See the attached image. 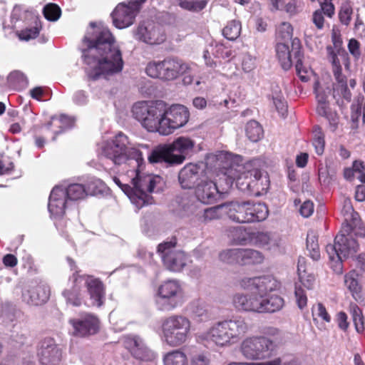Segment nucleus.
Returning <instances> with one entry per match:
<instances>
[{
    "label": "nucleus",
    "instance_id": "79ce46f5",
    "mask_svg": "<svg viewBox=\"0 0 365 365\" xmlns=\"http://www.w3.org/2000/svg\"><path fill=\"white\" fill-rule=\"evenodd\" d=\"M165 365H188L186 354L181 350H175L168 353L164 357Z\"/></svg>",
    "mask_w": 365,
    "mask_h": 365
},
{
    "label": "nucleus",
    "instance_id": "ddd939ff",
    "mask_svg": "<svg viewBox=\"0 0 365 365\" xmlns=\"http://www.w3.org/2000/svg\"><path fill=\"white\" fill-rule=\"evenodd\" d=\"M182 297V289L177 280H167L162 283L155 299L158 310L170 312L178 307Z\"/></svg>",
    "mask_w": 365,
    "mask_h": 365
},
{
    "label": "nucleus",
    "instance_id": "a19ab883",
    "mask_svg": "<svg viewBox=\"0 0 365 365\" xmlns=\"http://www.w3.org/2000/svg\"><path fill=\"white\" fill-rule=\"evenodd\" d=\"M242 252L240 248L227 249L219 254V258L223 262L241 265Z\"/></svg>",
    "mask_w": 365,
    "mask_h": 365
},
{
    "label": "nucleus",
    "instance_id": "4c0bfd02",
    "mask_svg": "<svg viewBox=\"0 0 365 365\" xmlns=\"http://www.w3.org/2000/svg\"><path fill=\"white\" fill-rule=\"evenodd\" d=\"M276 53L282 68L285 71L289 70L292 67V61L288 44L285 42H278L276 46Z\"/></svg>",
    "mask_w": 365,
    "mask_h": 365
},
{
    "label": "nucleus",
    "instance_id": "49530a36",
    "mask_svg": "<svg viewBox=\"0 0 365 365\" xmlns=\"http://www.w3.org/2000/svg\"><path fill=\"white\" fill-rule=\"evenodd\" d=\"M307 249L309 252V255L314 260H318L320 258V252L318 245V240L316 235L313 232L307 234Z\"/></svg>",
    "mask_w": 365,
    "mask_h": 365
},
{
    "label": "nucleus",
    "instance_id": "e433bc0d",
    "mask_svg": "<svg viewBox=\"0 0 365 365\" xmlns=\"http://www.w3.org/2000/svg\"><path fill=\"white\" fill-rule=\"evenodd\" d=\"M344 283L354 299L356 302L362 301L361 287L359 283L355 272H350L344 276Z\"/></svg>",
    "mask_w": 365,
    "mask_h": 365
},
{
    "label": "nucleus",
    "instance_id": "9d476101",
    "mask_svg": "<svg viewBox=\"0 0 365 365\" xmlns=\"http://www.w3.org/2000/svg\"><path fill=\"white\" fill-rule=\"evenodd\" d=\"M133 117L149 132H158L163 126L165 103L162 101H140L135 103L131 110Z\"/></svg>",
    "mask_w": 365,
    "mask_h": 365
},
{
    "label": "nucleus",
    "instance_id": "b1692460",
    "mask_svg": "<svg viewBox=\"0 0 365 365\" xmlns=\"http://www.w3.org/2000/svg\"><path fill=\"white\" fill-rule=\"evenodd\" d=\"M210 173L209 170H205L198 165L189 163L180 170L179 182L182 188L191 189L196 187L201 179H204Z\"/></svg>",
    "mask_w": 365,
    "mask_h": 365
},
{
    "label": "nucleus",
    "instance_id": "473e14b6",
    "mask_svg": "<svg viewBox=\"0 0 365 365\" xmlns=\"http://www.w3.org/2000/svg\"><path fill=\"white\" fill-rule=\"evenodd\" d=\"M230 242L235 245H253L255 232L244 227H231L227 230Z\"/></svg>",
    "mask_w": 365,
    "mask_h": 365
},
{
    "label": "nucleus",
    "instance_id": "c85d7f7f",
    "mask_svg": "<svg viewBox=\"0 0 365 365\" xmlns=\"http://www.w3.org/2000/svg\"><path fill=\"white\" fill-rule=\"evenodd\" d=\"M68 199L64 192V188L56 186L51 192L48 208L53 217H61L68 205Z\"/></svg>",
    "mask_w": 365,
    "mask_h": 365
},
{
    "label": "nucleus",
    "instance_id": "a211bd4d",
    "mask_svg": "<svg viewBox=\"0 0 365 365\" xmlns=\"http://www.w3.org/2000/svg\"><path fill=\"white\" fill-rule=\"evenodd\" d=\"M158 253L164 265L170 271L180 272L186 264V256L183 252L175 249V242L170 241L160 244Z\"/></svg>",
    "mask_w": 365,
    "mask_h": 365
},
{
    "label": "nucleus",
    "instance_id": "bb28decb",
    "mask_svg": "<svg viewBox=\"0 0 365 365\" xmlns=\"http://www.w3.org/2000/svg\"><path fill=\"white\" fill-rule=\"evenodd\" d=\"M125 347L137 359L142 361H151L155 356L144 343L143 340L138 336L128 335L123 338Z\"/></svg>",
    "mask_w": 365,
    "mask_h": 365
},
{
    "label": "nucleus",
    "instance_id": "0eeeda50",
    "mask_svg": "<svg viewBox=\"0 0 365 365\" xmlns=\"http://www.w3.org/2000/svg\"><path fill=\"white\" fill-rule=\"evenodd\" d=\"M351 225H344L342 230L336 236L334 245H328L326 251L331 261V267L337 274L342 273L343 260L352 257L358 252L359 244L354 235L365 237V227L351 229Z\"/></svg>",
    "mask_w": 365,
    "mask_h": 365
},
{
    "label": "nucleus",
    "instance_id": "f8f14e48",
    "mask_svg": "<svg viewBox=\"0 0 365 365\" xmlns=\"http://www.w3.org/2000/svg\"><path fill=\"white\" fill-rule=\"evenodd\" d=\"M275 350V343L264 336L247 337L240 346V352L242 356L250 361L269 359L274 354Z\"/></svg>",
    "mask_w": 365,
    "mask_h": 365
},
{
    "label": "nucleus",
    "instance_id": "f704fd0d",
    "mask_svg": "<svg viewBox=\"0 0 365 365\" xmlns=\"http://www.w3.org/2000/svg\"><path fill=\"white\" fill-rule=\"evenodd\" d=\"M341 213L344 217L345 225H351V229L362 226L360 223L359 214L354 210L350 199L344 200Z\"/></svg>",
    "mask_w": 365,
    "mask_h": 365
},
{
    "label": "nucleus",
    "instance_id": "58836bf2",
    "mask_svg": "<svg viewBox=\"0 0 365 365\" xmlns=\"http://www.w3.org/2000/svg\"><path fill=\"white\" fill-rule=\"evenodd\" d=\"M264 255L254 249H242L241 265L259 264L264 262Z\"/></svg>",
    "mask_w": 365,
    "mask_h": 365
},
{
    "label": "nucleus",
    "instance_id": "2eb2a0df",
    "mask_svg": "<svg viewBox=\"0 0 365 365\" xmlns=\"http://www.w3.org/2000/svg\"><path fill=\"white\" fill-rule=\"evenodd\" d=\"M190 113L187 108L182 105H173L167 108L165 103V115H163L162 135H168L175 130L184 126L189 120Z\"/></svg>",
    "mask_w": 365,
    "mask_h": 365
},
{
    "label": "nucleus",
    "instance_id": "c03bdc74",
    "mask_svg": "<svg viewBox=\"0 0 365 365\" xmlns=\"http://www.w3.org/2000/svg\"><path fill=\"white\" fill-rule=\"evenodd\" d=\"M272 101L276 110L280 115L284 117L287 113V103L283 95L277 86L272 88Z\"/></svg>",
    "mask_w": 365,
    "mask_h": 365
},
{
    "label": "nucleus",
    "instance_id": "393cba45",
    "mask_svg": "<svg viewBox=\"0 0 365 365\" xmlns=\"http://www.w3.org/2000/svg\"><path fill=\"white\" fill-rule=\"evenodd\" d=\"M69 323L73 329V334L78 336L93 335L99 329L98 319L89 313H84L78 317L71 319Z\"/></svg>",
    "mask_w": 365,
    "mask_h": 365
},
{
    "label": "nucleus",
    "instance_id": "5fc2aeb1",
    "mask_svg": "<svg viewBox=\"0 0 365 365\" xmlns=\"http://www.w3.org/2000/svg\"><path fill=\"white\" fill-rule=\"evenodd\" d=\"M179 6L185 10L197 12L202 10L207 4L206 0H178Z\"/></svg>",
    "mask_w": 365,
    "mask_h": 365
},
{
    "label": "nucleus",
    "instance_id": "09e8293b",
    "mask_svg": "<svg viewBox=\"0 0 365 365\" xmlns=\"http://www.w3.org/2000/svg\"><path fill=\"white\" fill-rule=\"evenodd\" d=\"M164 60L163 61H153L148 63L145 68V72L151 78H159L163 80V73L164 72Z\"/></svg>",
    "mask_w": 365,
    "mask_h": 365
},
{
    "label": "nucleus",
    "instance_id": "7ed1b4c3",
    "mask_svg": "<svg viewBox=\"0 0 365 365\" xmlns=\"http://www.w3.org/2000/svg\"><path fill=\"white\" fill-rule=\"evenodd\" d=\"M215 158L217 166L222 169V177L228 187L235 181L236 186L243 192H250L256 195L267 192L269 187V179L266 172L255 168L252 163L243 165L233 163L230 154L220 152Z\"/></svg>",
    "mask_w": 365,
    "mask_h": 365
},
{
    "label": "nucleus",
    "instance_id": "4468645a",
    "mask_svg": "<svg viewBox=\"0 0 365 365\" xmlns=\"http://www.w3.org/2000/svg\"><path fill=\"white\" fill-rule=\"evenodd\" d=\"M327 51L335 79L333 84V96L337 101L343 99L350 102L351 93L348 88L346 77L341 73V66L339 58V56H344L343 52H341L339 49H337L336 52L331 47H328Z\"/></svg>",
    "mask_w": 365,
    "mask_h": 365
},
{
    "label": "nucleus",
    "instance_id": "f03ea898",
    "mask_svg": "<svg viewBox=\"0 0 365 365\" xmlns=\"http://www.w3.org/2000/svg\"><path fill=\"white\" fill-rule=\"evenodd\" d=\"M82 58L89 78H106L120 72L123 61L121 52L107 28L90 24L83 39Z\"/></svg>",
    "mask_w": 365,
    "mask_h": 365
},
{
    "label": "nucleus",
    "instance_id": "c756f323",
    "mask_svg": "<svg viewBox=\"0 0 365 365\" xmlns=\"http://www.w3.org/2000/svg\"><path fill=\"white\" fill-rule=\"evenodd\" d=\"M163 81H173L180 76L188 73L191 66L178 58L168 57L164 59Z\"/></svg>",
    "mask_w": 365,
    "mask_h": 365
},
{
    "label": "nucleus",
    "instance_id": "a878e982",
    "mask_svg": "<svg viewBox=\"0 0 365 365\" xmlns=\"http://www.w3.org/2000/svg\"><path fill=\"white\" fill-rule=\"evenodd\" d=\"M316 98L317 101V112L329 121V129L334 132L338 127L339 116L336 111L331 110L327 101L329 91H324L320 87H315Z\"/></svg>",
    "mask_w": 365,
    "mask_h": 365
},
{
    "label": "nucleus",
    "instance_id": "6e6d98bb",
    "mask_svg": "<svg viewBox=\"0 0 365 365\" xmlns=\"http://www.w3.org/2000/svg\"><path fill=\"white\" fill-rule=\"evenodd\" d=\"M312 314L314 322L317 321L318 319L327 323L331 322V317L327 312L324 304L322 303H317L313 305L312 308Z\"/></svg>",
    "mask_w": 365,
    "mask_h": 365
},
{
    "label": "nucleus",
    "instance_id": "8fccbe9b",
    "mask_svg": "<svg viewBox=\"0 0 365 365\" xmlns=\"http://www.w3.org/2000/svg\"><path fill=\"white\" fill-rule=\"evenodd\" d=\"M240 32L241 24L235 20L228 22L222 31L224 36L230 41L235 40L240 36Z\"/></svg>",
    "mask_w": 365,
    "mask_h": 365
},
{
    "label": "nucleus",
    "instance_id": "6ab92c4d",
    "mask_svg": "<svg viewBox=\"0 0 365 365\" xmlns=\"http://www.w3.org/2000/svg\"><path fill=\"white\" fill-rule=\"evenodd\" d=\"M217 185V180L212 179V174L210 173L204 179H201L195 187V197L201 204H212L220 198L225 192Z\"/></svg>",
    "mask_w": 365,
    "mask_h": 365
},
{
    "label": "nucleus",
    "instance_id": "39448f33",
    "mask_svg": "<svg viewBox=\"0 0 365 365\" xmlns=\"http://www.w3.org/2000/svg\"><path fill=\"white\" fill-rule=\"evenodd\" d=\"M250 325L240 316L218 321L197 336L198 342L206 346L228 348L237 344L249 331Z\"/></svg>",
    "mask_w": 365,
    "mask_h": 365
},
{
    "label": "nucleus",
    "instance_id": "dca6fc26",
    "mask_svg": "<svg viewBox=\"0 0 365 365\" xmlns=\"http://www.w3.org/2000/svg\"><path fill=\"white\" fill-rule=\"evenodd\" d=\"M293 29L292 25L288 22H282L277 28V38L285 43L292 40V52L294 53L296 61V70L299 77L302 81H307L308 77L304 75L307 73V70L302 66V61L301 59V44L299 38H295L292 39Z\"/></svg>",
    "mask_w": 365,
    "mask_h": 365
},
{
    "label": "nucleus",
    "instance_id": "de8ad7c7",
    "mask_svg": "<svg viewBox=\"0 0 365 365\" xmlns=\"http://www.w3.org/2000/svg\"><path fill=\"white\" fill-rule=\"evenodd\" d=\"M304 262V258H299L298 261V274L301 284L308 289L314 287L315 277L312 274H307L304 270L302 271V264Z\"/></svg>",
    "mask_w": 365,
    "mask_h": 365
},
{
    "label": "nucleus",
    "instance_id": "bf43d9fd",
    "mask_svg": "<svg viewBox=\"0 0 365 365\" xmlns=\"http://www.w3.org/2000/svg\"><path fill=\"white\" fill-rule=\"evenodd\" d=\"M103 183L99 179L90 180L86 187L87 195H96L103 191Z\"/></svg>",
    "mask_w": 365,
    "mask_h": 365
},
{
    "label": "nucleus",
    "instance_id": "0e129e2a",
    "mask_svg": "<svg viewBox=\"0 0 365 365\" xmlns=\"http://www.w3.org/2000/svg\"><path fill=\"white\" fill-rule=\"evenodd\" d=\"M351 14L352 9L349 6H343L339 12V19L341 22L344 25H348L351 21Z\"/></svg>",
    "mask_w": 365,
    "mask_h": 365
},
{
    "label": "nucleus",
    "instance_id": "774afa93",
    "mask_svg": "<svg viewBox=\"0 0 365 365\" xmlns=\"http://www.w3.org/2000/svg\"><path fill=\"white\" fill-rule=\"evenodd\" d=\"M347 315L344 312H340L337 314L336 321L339 327L342 330H346L349 327V322L347 321Z\"/></svg>",
    "mask_w": 365,
    "mask_h": 365
},
{
    "label": "nucleus",
    "instance_id": "680f3d73",
    "mask_svg": "<svg viewBox=\"0 0 365 365\" xmlns=\"http://www.w3.org/2000/svg\"><path fill=\"white\" fill-rule=\"evenodd\" d=\"M285 11L290 16H294L302 10V5L299 1L289 0L284 6Z\"/></svg>",
    "mask_w": 365,
    "mask_h": 365
},
{
    "label": "nucleus",
    "instance_id": "cd10ccee",
    "mask_svg": "<svg viewBox=\"0 0 365 365\" xmlns=\"http://www.w3.org/2000/svg\"><path fill=\"white\" fill-rule=\"evenodd\" d=\"M250 292V294H235L232 297V304L239 312L259 314V294L255 290Z\"/></svg>",
    "mask_w": 365,
    "mask_h": 365
},
{
    "label": "nucleus",
    "instance_id": "c9c22d12",
    "mask_svg": "<svg viewBox=\"0 0 365 365\" xmlns=\"http://www.w3.org/2000/svg\"><path fill=\"white\" fill-rule=\"evenodd\" d=\"M73 124V120L71 118L65 115H61L59 117L53 116L51 121L47 123L46 127L48 129L51 127H56L58 128V130H53L54 135L52 138V140H55L58 134L61 133L66 129L71 128Z\"/></svg>",
    "mask_w": 365,
    "mask_h": 365
},
{
    "label": "nucleus",
    "instance_id": "f257e3e1",
    "mask_svg": "<svg viewBox=\"0 0 365 365\" xmlns=\"http://www.w3.org/2000/svg\"><path fill=\"white\" fill-rule=\"evenodd\" d=\"M128 137L123 133L117 134L114 139L103 143L101 155L110 160L115 165L127 163L133 170H130L131 184L123 187L124 193L138 209L153 203V197L148 193L160 192L163 181L159 175L142 173L144 164L143 155L139 148L128 146Z\"/></svg>",
    "mask_w": 365,
    "mask_h": 365
},
{
    "label": "nucleus",
    "instance_id": "338daca9",
    "mask_svg": "<svg viewBox=\"0 0 365 365\" xmlns=\"http://www.w3.org/2000/svg\"><path fill=\"white\" fill-rule=\"evenodd\" d=\"M314 212V205L312 202L307 200L305 201L300 207L299 212L304 217H309Z\"/></svg>",
    "mask_w": 365,
    "mask_h": 365
},
{
    "label": "nucleus",
    "instance_id": "e2e57ef3",
    "mask_svg": "<svg viewBox=\"0 0 365 365\" xmlns=\"http://www.w3.org/2000/svg\"><path fill=\"white\" fill-rule=\"evenodd\" d=\"M294 293L297 305L300 309H302L307 304V295L305 294L304 289L297 286L295 287Z\"/></svg>",
    "mask_w": 365,
    "mask_h": 365
},
{
    "label": "nucleus",
    "instance_id": "aec40b11",
    "mask_svg": "<svg viewBox=\"0 0 365 365\" xmlns=\"http://www.w3.org/2000/svg\"><path fill=\"white\" fill-rule=\"evenodd\" d=\"M135 38L150 45L160 44L165 40L162 28L152 21H144L138 26L134 33Z\"/></svg>",
    "mask_w": 365,
    "mask_h": 365
},
{
    "label": "nucleus",
    "instance_id": "f3484780",
    "mask_svg": "<svg viewBox=\"0 0 365 365\" xmlns=\"http://www.w3.org/2000/svg\"><path fill=\"white\" fill-rule=\"evenodd\" d=\"M146 0H130L126 3H120L112 13L114 26L120 29L131 26Z\"/></svg>",
    "mask_w": 365,
    "mask_h": 365
},
{
    "label": "nucleus",
    "instance_id": "864d4df0",
    "mask_svg": "<svg viewBox=\"0 0 365 365\" xmlns=\"http://www.w3.org/2000/svg\"><path fill=\"white\" fill-rule=\"evenodd\" d=\"M313 145L315 148V151L318 155H322L324 150V135L322 130V128L319 126H315L313 130Z\"/></svg>",
    "mask_w": 365,
    "mask_h": 365
},
{
    "label": "nucleus",
    "instance_id": "4d7b16f0",
    "mask_svg": "<svg viewBox=\"0 0 365 365\" xmlns=\"http://www.w3.org/2000/svg\"><path fill=\"white\" fill-rule=\"evenodd\" d=\"M210 364L209 355L204 351H199L190 356L189 365H210Z\"/></svg>",
    "mask_w": 365,
    "mask_h": 365
},
{
    "label": "nucleus",
    "instance_id": "603ef678",
    "mask_svg": "<svg viewBox=\"0 0 365 365\" xmlns=\"http://www.w3.org/2000/svg\"><path fill=\"white\" fill-rule=\"evenodd\" d=\"M349 311L356 331L358 333H361V329H363V320L365 318L363 317L361 309L356 304H351L349 306Z\"/></svg>",
    "mask_w": 365,
    "mask_h": 365
},
{
    "label": "nucleus",
    "instance_id": "4be33fe9",
    "mask_svg": "<svg viewBox=\"0 0 365 365\" xmlns=\"http://www.w3.org/2000/svg\"><path fill=\"white\" fill-rule=\"evenodd\" d=\"M24 16L25 18H30L34 23V25L30 27H26L24 29L16 31V35L21 40L29 41L35 38L40 31V22L38 21L36 16H34L31 13L24 12L19 6H15L11 14V27L16 28V23L19 19Z\"/></svg>",
    "mask_w": 365,
    "mask_h": 365
},
{
    "label": "nucleus",
    "instance_id": "052dcab7",
    "mask_svg": "<svg viewBox=\"0 0 365 365\" xmlns=\"http://www.w3.org/2000/svg\"><path fill=\"white\" fill-rule=\"evenodd\" d=\"M215 54L217 57L230 59L233 56V51L223 44H217L215 47Z\"/></svg>",
    "mask_w": 365,
    "mask_h": 365
},
{
    "label": "nucleus",
    "instance_id": "37998d69",
    "mask_svg": "<svg viewBox=\"0 0 365 365\" xmlns=\"http://www.w3.org/2000/svg\"><path fill=\"white\" fill-rule=\"evenodd\" d=\"M66 196L68 200L76 201L83 199L87 195L86 187L81 184H71L64 188Z\"/></svg>",
    "mask_w": 365,
    "mask_h": 365
},
{
    "label": "nucleus",
    "instance_id": "69168bd1",
    "mask_svg": "<svg viewBox=\"0 0 365 365\" xmlns=\"http://www.w3.org/2000/svg\"><path fill=\"white\" fill-rule=\"evenodd\" d=\"M242 67L245 72L251 71L255 67V58L248 53L244 54L242 61Z\"/></svg>",
    "mask_w": 365,
    "mask_h": 365
},
{
    "label": "nucleus",
    "instance_id": "1a4fd4ad",
    "mask_svg": "<svg viewBox=\"0 0 365 365\" xmlns=\"http://www.w3.org/2000/svg\"><path fill=\"white\" fill-rule=\"evenodd\" d=\"M191 321L182 314H172L161 323V340L171 347L184 344L190 338Z\"/></svg>",
    "mask_w": 365,
    "mask_h": 365
},
{
    "label": "nucleus",
    "instance_id": "a18cd8bd",
    "mask_svg": "<svg viewBox=\"0 0 365 365\" xmlns=\"http://www.w3.org/2000/svg\"><path fill=\"white\" fill-rule=\"evenodd\" d=\"M246 135L252 142H257L262 136L263 131L261 125L255 120H250L246 125Z\"/></svg>",
    "mask_w": 365,
    "mask_h": 365
},
{
    "label": "nucleus",
    "instance_id": "20e7f679",
    "mask_svg": "<svg viewBox=\"0 0 365 365\" xmlns=\"http://www.w3.org/2000/svg\"><path fill=\"white\" fill-rule=\"evenodd\" d=\"M71 270H75L69 277L68 286L62 292V295L66 302L74 307H79L83 303L86 304L84 299L86 293L89 296V305L100 307L103 305L106 298L105 287L103 282L92 275L79 274L76 270L75 262L70 257L67 258Z\"/></svg>",
    "mask_w": 365,
    "mask_h": 365
},
{
    "label": "nucleus",
    "instance_id": "412c9836",
    "mask_svg": "<svg viewBox=\"0 0 365 365\" xmlns=\"http://www.w3.org/2000/svg\"><path fill=\"white\" fill-rule=\"evenodd\" d=\"M38 356L41 365H58L62 360V350L53 339L45 338L40 342Z\"/></svg>",
    "mask_w": 365,
    "mask_h": 365
},
{
    "label": "nucleus",
    "instance_id": "72a5a7b5",
    "mask_svg": "<svg viewBox=\"0 0 365 365\" xmlns=\"http://www.w3.org/2000/svg\"><path fill=\"white\" fill-rule=\"evenodd\" d=\"M190 317L197 322H203L210 319V312L208 305L202 299L192 300L186 307Z\"/></svg>",
    "mask_w": 365,
    "mask_h": 365
},
{
    "label": "nucleus",
    "instance_id": "ea45409f",
    "mask_svg": "<svg viewBox=\"0 0 365 365\" xmlns=\"http://www.w3.org/2000/svg\"><path fill=\"white\" fill-rule=\"evenodd\" d=\"M227 202L204 210L201 216L202 222L207 223L211 220L219 219L222 213L226 214Z\"/></svg>",
    "mask_w": 365,
    "mask_h": 365
},
{
    "label": "nucleus",
    "instance_id": "5701e85b",
    "mask_svg": "<svg viewBox=\"0 0 365 365\" xmlns=\"http://www.w3.org/2000/svg\"><path fill=\"white\" fill-rule=\"evenodd\" d=\"M50 289L46 284L31 282L26 284L22 290V299L30 305L38 306L49 299Z\"/></svg>",
    "mask_w": 365,
    "mask_h": 365
},
{
    "label": "nucleus",
    "instance_id": "6e6552de",
    "mask_svg": "<svg viewBox=\"0 0 365 365\" xmlns=\"http://www.w3.org/2000/svg\"><path fill=\"white\" fill-rule=\"evenodd\" d=\"M195 145V141L189 137H178L172 143L159 146L153 150L148 155V160L150 163L182 164L192 152Z\"/></svg>",
    "mask_w": 365,
    "mask_h": 365
},
{
    "label": "nucleus",
    "instance_id": "13d9d810",
    "mask_svg": "<svg viewBox=\"0 0 365 365\" xmlns=\"http://www.w3.org/2000/svg\"><path fill=\"white\" fill-rule=\"evenodd\" d=\"M43 14L46 19L56 21L61 16V9L57 5L49 4L44 7Z\"/></svg>",
    "mask_w": 365,
    "mask_h": 365
},
{
    "label": "nucleus",
    "instance_id": "3c124183",
    "mask_svg": "<svg viewBox=\"0 0 365 365\" xmlns=\"http://www.w3.org/2000/svg\"><path fill=\"white\" fill-rule=\"evenodd\" d=\"M8 82L11 86L22 88L28 85V80L24 74L19 71L11 72L8 76Z\"/></svg>",
    "mask_w": 365,
    "mask_h": 365
},
{
    "label": "nucleus",
    "instance_id": "9b49d317",
    "mask_svg": "<svg viewBox=\"0 0 365 365\" xmlns=\"http://www.w3.org/2000/svg\"><path fill=\"white\" fill-rule=\"evenodd\" d=\"M269 210L264 203L252 201H232L227 202L226 215L238 223H252L267 219Z\"/></svg>",
    "mask_w": 365,
    "mask_h": 365
},
{
    "label": "nucleus",
    "instance_id": "2f4dec72",
    "mask_svg": "<svg viewBox=\"0 0 365 365\" xmlns=\"http://www.w3.org/2000/svg\"><path fill=\"white\" fill-rule=\"evenodd\" d=\"M173 206L179 215H189L197 214L200 209L201 203L197 198L185 195L177 197Z\"/></svg>",
    "mask_w": 365,
    "mask_h": 365
},
{
    "label": "nucleus",
    "instance_id": "423d86ee",
    "mask_svg": "<svg viewBox=\"0 0 365 365\" xmlns=\"http://www.w3.org/2000/svg\"><path fill=\"white\" fill-rule=\"evenodd\" d=\"M241 289L247 291L255 290L259 294V314L274 313L282 309L284 299L277 295H269L268 293L280 288V282L272 276L244 277L239 281Z\"/></svg>",
    "mask_w": 365,
    "mask_h": 365
},
{
    "label": "nucleus",
    "instance_id": "7c9ffc66",
    "mask_svg": "<svg viewBox=\"0 0 365 365\" xmlns=\"http://www.w3.org/2000/svg\"><path fill=\"white\" fill-rule=\"evenodd\" d=\"M253 246L276 252L283 247V240L276 232H255Z\"/></svg>",
    "mask_w": 365,
    "mask_h": 365
}]
</instances>
